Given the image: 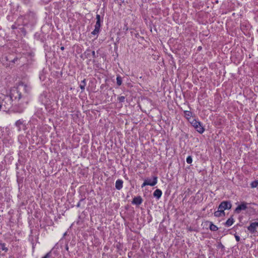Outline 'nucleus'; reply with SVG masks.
<instances>
[{"instance_id":"nucleus-1","label":"nucleus","mask_w":258,"mask_h":258,"mask_svg":"<svg viewBox=\"0 0 258 258\" xmlns=\"http://www.w3.org/2000/svg\"><path fill=\"white\" fill-rule=\"evenodd\" d=\"M96 20H97V21L95 25V29L91 32V34L93 35H97L100 30L101 21V17L98 14H97L96 15Z\"/></svg>"},{"instance_id":"nucleus-2","label":"nucleus","mask_w":258,"mask_h":258,"mask_svg":"<svg viewBox=\"0 0 258 258\" xmlns=\"http://www.w3.org/2000/svg\"><path fill=\"white\" fill-rule=\"evenodd\" d=\"M191 124L200 134H202L205 131V129L201 122L194 119L191 122Z\"/></svg>"},{"instance_id":"nucleus-3","label":"nucleus","mask_w":258,"mask_h":258,"mask_svg":"<svg viewBox=\"0 0 258 258\" xmlns=\"http://www.w3.org/2000/svg\"><path fill=\"white\" fill-rule=\"evenodd\" d=\"M232 205L229 201H223L219 206V209L224 211L225 210H229L231 208Z\"/></svg>"},{"instance_id":"nucleus-4","label":"nucleus","mask_w":258,"mask_h":258,"mask_svg":"<svg viewBox=\"0 0 258 258\" xmlns=\"http://www.w3.org/2000/svg\"><path fill=\"white\" fill-rule=\"evenodd\" d=\"M248 204L243 202L239 205H238L235 210L236 213H239L242 210H245L247 208V205Z\"/></svg>"},{"instance_id":"nucleus-5","label":"nucleus","mask_w":258,"mask_h":258,"mask_svg":"<svg viewBox=\"0 0 258 258\" xmlns=\"http://www.w3.org/2000/svg\"><path fill=\"white\" fill-rule=\"evenodd\" d=\"M256 227H258V222H252L247 227V229L251 233H254L256 231Z\"/></svg>"},{"instance_id":"nucleus-6","label":"nucleus","mask_w":258,"mask_h":258,"mask_svg":"<svg viewBox=\"0 0 258 258\" xmlns=\"http://www.w3.org/2000/svg\"><path fill=\"white\" fill-rule=\"evenodd\" d=\"M157 178L158 177L157 176H154L153 180H152V182H148L147 181H146V180H145L144 182L142 185V187H143L146 185L154 186L157 183Z\"/></svg>"},{"instance_id":"nucleus-7","label":"nucleus","mask_w":258,"mask_h":258,"mask_svg":"<svg viewBox=\"0 0 258 258\" xmlns=\"http://www.w3.org/2000/svg\"><path fill=\"white\" fill-rule=\"evenodd\" d=\"M143 200L140 196L135 197L132 201V204L136 205H140L142 204Z\"/></svg>"},{"instance_id":"nucleus-8","label":"nucleus","mask_w":258,"mask_h":258,"mask_svg":"<svg viewBox=\"0 0 258 258\" xmlns=\"http://www.w3.org/2000/svg\"><path fill=\"white\" fill-rule=\"evenodd\" d=\"M123 181L121 179H117L115 182V188L117 190H120L123 187Z\"/></svg>"},{"instance_id":"nucleus-9","label":"nucleus","mask_w":258,"mask_h":258,"mask_svg":"<svg viewBox=\"0 0 258 258\" xmlns=\"http://www.w3.org/2000/svg\"><path fill=\"white\" fill-rule=\"evenodd\" d=\"M214 216L216 217H220L225 216V212L223 210L218 208V210L214 213Z\"/></svg>"},{"instance_id":"nucleus-10","label":"nucleus","mask_w":258,"mask_h":258,"mask_svg":"<svg viewBox=\"0 0 258 258\" xmlns=\"http://www.w3.org/2000/svg\"><path fill=\"white\" fill-rule=\"evenodd\" d=\"M162 194V191L159 189H157L154 191L153 196L154 197H156L157 199H159L161 198Z\"/></svg>"},{"instance_id":"nucleus-11","label":"nucleus","mask_w":258,"mask_h":258,"mask_svg":"<svg viewBox=\"0 0 258 258\" xmlns=\"http://www.w3.org/2000/svg\"><path fill=\"white\" fill-rule=\"evenodd\" d=\"M233 223L234 219L232 217H231L226 221L225 223V225H226L227 226H230L233 224Z\"/></svg>"},{"instance_id":"nucleus-12","label":"nucleus","mask_w":258,"mask_h":258,"mask_svg":"<svg viewBox=\"0 0 258 258\" xmlns=\"http://www.w3.org/2000/svg\"><path fill=\"white\" fill-rule=\"evenodd\" d=\"M1 249L5 252H7L8 251V248L6 246V244L4 243L0 242V249Z\"/></svg>"},{"instance_id":"nucleus-13","label":"nucleus","mask_w":258,"mask_h":258,"mask_svg":"<svg viewBox=\"0 0 258 258\" xmlns=\"http://www.w3.org/2000/svg\"><path fill=\"white\" fill-rule=\"evenodd\" d=\"M23 124V121L21 120H18L15 122V125L18 128V131H20L21 128L20 125Z\"/></svg>"},{"instance_id":"nucleus-14","label":"nucleus","mask_w":258,"mask_h":258,"mask_svg":"<svg viewBox=\"0 0 258 258\" xmlns=\"http://www.w3.org/2000/svg\"><path fill=\"white\" fill-rule=\"evenodd\" d=\"M209 228L211 231H216L218 230V227L215 225L213 224L212 223H211L210 225L209 226Z\"/></svg>"},{"instance_id":"nucleus-15","label":"nucleus","mask_w":258,"mask_h":258,"mask_svg":"<svg viewBox=\"0 0 258 258\" xmlns=\"http://www.w3.org/2000/svg\"><path fill=\"white\" fill-rule=\"evenodd\" d=\"M116 83L118 86H120L122 84V78L119 75L116 77Z\"/></svg>"},{"instance_id":"nucleus-16","label":"nucleus","mask_w":258,"mask_h":258,"mask_svg":"<svg viewBox=\"0 0 258 258\" xmlns=\"http://www.w3.org/2000/svg\"><path fill=\"white\" fill-rule=\"evenodd\" d=\"M184 114L187 119H189L191 116V112L189 111H184Z\"/></svg>"},{"instance_id":"nucleus-17","label":"nucleus","mask_w":258,"mask_h":258,"mask_svg":"<svg viewBox=\"0 0 258 258\" xmlns=\"http://www.w3.org/2000/svg\"><path fill=\"white\" fill-rule=\"evenodd\" d=\"M251 187L252 188H255L258 185V180H254L252 181L251 184Z\"/></svg>"},{"instance_id":"nucleus-18","label":"nucleus","mask_w":258,"mask_h":258,"mask_svg":"<svg viewBox=\"0 0 258 258\" xmlns=\"http://www.w3.org/2000/svg\"><path fill=\"white\" fill-rule=\"evenodd\" d=\"M86 85L85 80L81 82V84L80 85V87L82 90H84L85 89V86Z\"/></svg>"},{"instance_id":"nucleus-19","label":"nucleus","mask_w":258,"mask_h":258,"mask_svg":"<svg viewBox=\"0 0 258 258\" xmlns=\"http://www.w3.org/2000/svg\"><path fill=\"white\" fill-rule=\"evenodd\" d=\"M186 161L188 164H191L192 162V159L191 156H188L186 158Z\"/></svg>"},{"instance_id":"nucleus-20","label":"nucleus","mask_w":258,"mask_h":258,"mask_svg":"<svg viewBox=\"0 0 258 258\" xmlns=\"http://www.w3.org/2000/svg\"><path fill=\"white\" fill-rule=\"evenodd\" d=\"M87 52H90V53H91V55L93 58L97 57V55H96L95 52L94 51H91L89 50H87Z\"/></svg>"},{"instance_id":"nucleus-21","label":"nucleus","mask_w":258,"mask_h":258,"mask_svg":"<svg viewBox=\"0 0 258 258\" xmlns=\"http://www.w3.org/2000/svg\"><path fill=\"white\" fill-rule=\"evenodd\" d=\"M124 100H125V97L124 96H120L118 98V100L120 102H123L124 101Z\"/></svg>"},{"instance_id":"nucleus-22","label":"nucleus","mask_w":258,"mask_h":258,"mask_svg":"<svg viewBox=\"0 0 258 258\" xmlns=\"http://www.w3.org/2000/svg\"><path fill=\"white\" fill-rule=\"evenodd\" d=\"M45 256L46 258H50L51 256V251H50L49 252H47L45 255Z\"/></svg>"},{"instance_id":"nucleus-23","label":"nucleus","mask_w":258,"mask_h":258,"mask_svg":"<svg viewBox=\"0 0 258 258\" xmlns=\"http://www.w3.org/2000/svg\"><path fill=\"white\" fill-rule=\"evenodd\" d=\"M84 201V199H82L80 200V201L79 202V203H78V204L77 205V207H80L81 206V203Z\"/></svg>"},{"instance_id":"nucleus-24","label":"nucleus","mask_w":258,"mask_h":258,"mask_svg":"<svg viewBox=\"0 0 258 258\" xmlns=\"http://www.w3.org/2000/svg\"><path fill=\"white\" fill-rule=\"evenodd\" d=\"M235 238L236 239V240L238 242L240 241V237L238 236V235H235Z\"/></svg>"},{"instance_id":"nucleus-25","label":"nucleus","mask_w":258,"mask_h":258,"mask_svg":"<svg viewBox=\"0 0 258 258\" xmlns=\"http://www.w3.org/2000/svg\"><path fill=\"white\" fill-rule=\"evenodd\" d=\"M24 3L26 4H28L30 2V0H23Z\"/></svg>"},{"instance_id":"nucleus-26","label":"nucleus","mask_w":258,"mask_h":258,"mask_svg":"<svg viewBox=\"0 0 258 258\" xmlns=\"http://www.w3.org/2000/svg\"><path fill=\"white\" fill-rule=\"evenodd\" d=\"M145 180H146V181H147L148 182H152V181H151V179H146Z\"/></svg>"},{"instance_id":"nucleus-27","label":"nucleus","mask_w":258,"mask_h":258,"mask_svg":"<svg viewBox=\"0 0 258 258\" xmlns=\"http://www.w3.org/2000/svg\"><path fill=\"white\" fill-rule=\"evenodd\" d=\"M60 49L61 50H63L64 49V47L63 46H61V47H60Z\"/></svg>"},{"instance_id":"nucleus-28","label":"nucleus","mask_w":258,"mask_h":258,"mask_svg":"<svg viewBox=\"0 0 258 258\" xmlns=\"http://www.w3.org/2000/svg\"><path fill=\"white\" fill-rule=\"evenodd\" d=\"M17 60V58H15V59L13 60V61L14 62H15V61H16V60Z\"/></svg>"},{"instance_id":"nucleus-29","label":"nucleus","mask_w":258,"mask_h":258,"mask_svg":"<svg viewBox=\"0 0 258 258\" xmlns=\"http://www.w3.org/2000/svg\"><path fill=\"white\" fill-rule=\"evenodd\" d=\"M8 99L9 101H11V99L10 98H8Z\"/></svg>"},{"instance_id":"nucleus-30","label":"nucleus","mask_w":258,"mask_h":258,"mask_svg":"<svg viewBox=\"0 0 258 258\" xmlns=\"http://www.w3.org/2000/svg\"><path fill=\"white\" fill-rule=\"evenodd\" d=\"M42 258H46V257L45 256V255H44V256L43 257H42Z\"/></svg>"},{"instance_id":"nucleus-31","label":"nucleus","mask_w":258,"mask_h":258,"mask_svg":"<svg viewBox=\"0 0 258 258\" xmlns=\"http://www.w3.org/2000/svg\"><path fill=\"white\" fill-rule=\"evenodd\" d=\"M87 55L89 56L90 55V53H88Z\"/></svg>"},{"instance_id":"nucleus-32","label":"nucleus","mask_w":258,"mask_h":258,"mask_svg":"<svg viewBox=\"0 0 258 258\" xmlns=\"http://www.w3.org/2000/svg\"><path fill=\"white\" fill-rule=\"evenodd\" d=\"M31 15H32V16H33V15H34V14H33V13H31Z\"/></svg>"}]
</instances>
